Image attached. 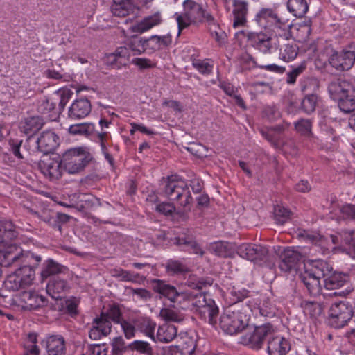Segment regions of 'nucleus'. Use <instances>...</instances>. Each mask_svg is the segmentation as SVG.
I'll return each mask as SVG.
<instances>
[{
	"label": "nucleus",
	"instance_id": "obj_1",
	"mask_svg": "<svg viewBox=\"0 0 355 355\" xmlns=\"http://www.w3.org/2000/svg\"><path fill=\"white\" fill-rule=\"evenodd\" d=\"M152 285L155 292L166 297L171 302L178 304L188 302L190 306L196 308L197 311L208 304V298L206 297L205 293L178 291L174 286L156 279L152 280Z\"/></svg>",
	"mask_w": 355,
	"mask_h": 355
},
{
	"label": "nucleus",
	"instance_id": "obj_2",
	"mask_svg": "<svg viewBox=\"0 0 355 355\" xmlns=\"http://www.w3.org/2000/svg\"><path fill=\"white\" fill-rule=\"evenodd\" d=\"M250 307L248 304H235L226 308L219 318V327L224 333L234 335L248 325Z\"/></svg>",
	"mask_w": 355,
	"mask_h": 355
},
{
	"label": "nucleus",
	"instance_id": "obj_3",
	"mask_svg": "<svg viewBox=\"0 0 355 355\" xmlns=\"http://www.w3.org/2000/svg\"><path fill=\"white\" fill-rule=\"evenodd\" d=\"M184 12L182 13H175L174 17L178 23V35L181 31L189 27L191 24L202 22L204 21L211 24L214 19L213 16L207 12L202 5L193 0H185L183 2Z\"/></svg>",
	"mask_w": 355,
	"mask_h": 355
},
{
	"label": "nucleus",
	"instance_id": "obj_4",
	"mask_svg": "<svg viewBox=\"0 0 355 355\" xmlns=\"http://www.w3.org/2000/svg\"><path fill=\"white\" fill-rule=\"evenodd\" d=\"M164 193L171 201H175L185 207L192 202L191 194L187 183L175 175L164 178Z\"/></svg>",
	"mask_w": 355,
	"mask_h": 355
},
{
	"label": "nucleus",
	"instance_id": "obj_5",
	"mask_svg": "<svg viewBox=\"0 0 355 355\" xmlns=\"http://www.w3.org/2000/svg\"><path fill=\"white\" fill-rule=\"evenodd\" d=\"M319 267L324 273L322 278L324 279V288L327 290H338L343 286H348L349 284V276L347 273L334 271L326 261H319ZM352 288L347 286L345 291H335L334 295L345 296Z\"/></svg>",
	"mask_w": 355,
	"mask_h": 355
},
{
	"label": "nucleus",
	"instance_id": "obj_6",
	"mask_svg": "<svg viewBox=\"0 0 355 355\" xmlns=\"http://www.w3.org/2000/svg\"><path fill=\"white\" fill-rule=\"evenodd\" d=\"M42 261L39 255H35L30 252L23 253L20 248L16 245H10L4 250H0V265L3 267L16 266L21 263L33 264L37 266Z\"/></svg>",
	"mask_w": 355,
	"mask_h": 355
},
{
	"label": "nucleus",
	"instance_id": "obj_7",
	"mask_svg": "<svg viewBox=\"0 0 355 355\" xmlns=\"http://www.w3.org/2000/svg\"><path fill=\"white\" fill-rule=\"evenodd\" d=\"M354 312L348 302L340 301L333 304L329 311V323L331 327H343L353 317Z\"/></svg>",
	"mask_w": 355,
	"mask_h": 355
},
{
	"label": "nucleus",
	"instance_id": "obj_8",
	"mask_svg": "<svg viewBox=\"0 0 355 355\" xmlns=\"http://www.w3.org/2000/svg\"><path fill=\"white\" fill-rule=\"evenodd\" d=\"M324 273L319 267V261H315L311 269L306 270L299 275L300 282L306 287L310 295L316 297L322 291L320 279L322 278Z\"/></svg>",
	"mask_w": 355,
	"mask_h": 355
},
{
	"label": "nucleus",
	"instance_id": "obj_9",
	"mask_svg": "<svg viewBox=\"0 0 355 355\" xmlns=\"http://www.w3.org/2000/svg\"><path fill=\"white\" fill-rule=\"evenodd\" d=\"M64 169L69 173H76L82 171L88 163L87 156L80 148L66 151L61 159Z\"/></svg>",
	"mask_w": 355,
	"mask_h": 355
},
{
	"label": "nucleus",
	"instance_id": "obj_10",
	"mask_svg": "<svg viewBox=\"0 0 355 355\" xmlns=\"http://www.w3.org/2000/svg\"><path fill=\"white\" fill-rule=\"evenodd\" d=\"M272 326L265 324L256 327L252 332H249L241 338V343L249 346L252 349H259L261 348L266 339L272 336Z\"/></svg>",
	"mask_w": 355,
	"mask_h": 355
},
{
	"label": "nucleus",
	"instance_id": "obj_11",
	"mask_svg": "<svg viewBox=\"0 0 355 355\" xmlns=\"http://www.w3.org/2000/svg\"><path fill=\"white\" fill-rule=\"evenodd\" d=\"M328 92L331 98L338 101L355 93L352 83L344 77L333 78L328 84Z\"/></svg>",
	"mask_w": 355,
	"mask_h": 355
},
{
	"label": "nucleus",
	"instance_id": "obj_12",
	"mask_svg": "<svg viewBox=\"0 0 355 355\" xmlns=\"http://www.w3.org/2000/svg\"><path fill=\"white\" fill-rule=\"evenodd\" d=\"M34 215L60 233H62V225L67 223L71 218L68 214L55 212L49 209H43L34 213Z\"/></svg>",
	"mask_w": 355,
	"mask_h": 355
},
{
	"label": "nucleus",
	"instance_id": "obj_13",
	"mask_svg": "<svg viewBox=\"0 0 355 355\" xmlns=\"http://www.w3.org/2000/svg\"><path fill=\"white\" fill-rule=\"evenodd\" d=\"M62 164L61 159L58 155L54 157L44 155L38 163L41 172L51 180H58L62 176Z\"/></svg>",
	"mask_w": 355,
	"mask_h": 355
},
{
	"label": "nucleus",
	"instance_id": "obj_14",
	"mask_svg": "<svg viewBox=\"0 0 355 355\" xmlns=\"http://www.w3.org/2000/svg\"><path fill=\"white\" fill-rule=\"evenodd\" d=\"M255 21L263 28L284 29L285 22L272 8H261L256 15Z\"/></svg>",
	"mask_w": 355,
	"mask_h": 355
},
{
	"label": "nucleus",
	"instance_id": "obj_15",
	"mask_svg": "<svg viewBox=\"0 0 355 355\" xmlns=\"http://www.w3.org/2000/svg\"><path fill=\"white\" fill-rule=\"evenodd\" d=\"M268 253V249L261 245L243 243L237 248V254L242 258L251 261L264 259Z\"/></svg>",
	"mask_w": 355,
	"mask_h": 355
},
{
	"label": "nucleus",
	"instance_id": "obj_16",
	"mask_svg": "<svg viewBox=\"0 0 355 355\" xmlns=\"http://www.w3.org/2000/svg\"><path fill=\"white\" fill-rule=\"evenodd\" d=\"M330 65L339 71H345L350 69L354 64L353 53L347 49L334 51L329 58Z\"/></svg>",
	"mask_w": 355,
	"mask_h": 355
},
{
	"label": "nucleus",
	"instance_id": "obj_17",
	"mask_svg": "<svg viewBox=\"0 0 355 355\" xmlns=\"http://www.w3.org/2000/svg\"><path fill=\"white\" fill-rule=\"evenodd\" d=\"M247 40L253 48L263 53H270L272 49L271 35L262 31L249 32L247 35Z\"/></svg>",
	"mask_w": 355,
	"mask_h": 355
},
{
	"label": "nucleus",
	"instance_id": "obj_18",
	"mask_svg": "<svg viewBox=\"0 0 355 355\" xmlns=\"http://www.w3.org/2000/svg\"><path fill=\"white\" fill-rule=\"evenodd\" d=\"M92 328L89 331V337L94 340L107 336L111 332V322L105 318L104 312H101L99 316L94 318Z\"/></svg>",
	"mask_w": 355,
	"mask_h": 355
},
{
	"label": "nucleus",
	"instance_id": "obj_19",
	"mask_svg": "<svg viewBox=\"0 0 355 355\" xmlns=\"http://www.w3.org/2000/svg\"><path fill=\"white\" fill-rule=\"evenodd\" d=\"M91 110V103L87 98L76 99L69 107L68 119L71 121L83 119L89 114Z\"/></svg>",
	"mask_w": 355,
	"mask_h": 355
},
{
	"label": "nucleus",
	"instance_id": "obj_20",
	"mask_svg": "<svg viewBox=\"0 0 355 355\" xmlns=\"http://www.w3.org/2000/svg\"><path fill=\"white\" fill-rule=\"evenodd\" d=\"M279 268L282 271L289 272L295 269L302 259V254L293 248H286L282 252Z\"/></svg>",
	"mask_w": 355,
	"mask_h": 355
},
{
	"label": "nucleus",
	"instance_id": "obj_21",
	"mask_svg": "<svg viewBox=\"0 0 355 355\" xmlns=\"http://www.w3.org/2000/svg\"><path fill=\"white\" fill-rule=\"evenodd\" d=\"M58 136L51 130L43 131L37 140V149L45 155L51 153L59 144Z\"/></svg>",
	"mask_w": 355,
	"mask_h": 355
},
{
	"label": "nucleus",
	"instance_id": "obj_22",
	"mask_svg": "<svg viewBox=\"0 0 355 355\" xmlns=\"http://www.w3.org/2000/svg\"><path fill=\"white\" fill-rule=\"evenodd\" d=\"M48 355H64L66 346L64 338L60 335H51L46 336L41 341Z\"/></svg>",
	"mask_w": 355,
	"mask_h": 355
},
{
	"label": "nucleus",
	"instance_id": "obj_23",
	"mask_svg": "<svg viewBox=\"0 0 355 355\" xmlns=\"http://www.w3.org/2000/svg\"><path fill=\"white\" fill-rule=\"evenodd\" d=\"M291 349V345L284 337L275 336L272 329V336L268 338L267 350L270 355H286Z\"/></svg>",
	"mask_w": 355,
	"mask_h": 355
},
{
	"label": "nucleus",
	"instance_id": "obj_24",
	"mask_svg": "<svg viewBox=\"0 0 355 355\" xmlns=\"http://www.w3.org/2000/svg\"><path fill=\"white\" fill-rule=\"evenodd\" d=\"M44 121L40 116L24 118L19 123V130L30 138L35 135L44 125Z\"/></svg>",
	"mask_w": 355,
	"mask_h": 355
},
{
	"label": "nucleus",
	"instance_id": "obj_25",
	"mask_svg": "<svg viewBox=\"0 0 355 355\" xmlns=\"http://www.w3.org/2000/svg\"><path fill=\"white\" fill-rule=\"evenodd\" d=\"M130 56L127 46H120L114 53L107 55V63L113 68L120 69L122 66H126L128 64Z\"/></svg>",
	"mask_w": 355,
	"mask_h": 355
},
{
	"label": "nucleus",
	"instance_id": "obj_26",
	"mask_svg": "<svg viewBox=\"0 0 355 355\" xmlns=\"http://www.w3.org/2000/svg\"><path fill=\"white\" fill-rule=\"evenodd\" d=\"M207 302L208 304L198 311V312L202 319L207 322L213 327L217 329V317L219 309L212 299L208 298Z\"/></svg>",
	"mask_w": 355,
	"mask_h": 355
},
{
	"label": "nucleus",
	"instance_id": "obj_27",
	"mask_svg": "<svg viewBox=\"0 0 355 355\" xmlns=\"http://www.w3.org/2000/svg\"><path fill=\"white\" fill-rule=\"evenodd\" d=\"M234 22L233 28L245 26L247 23L248 3L242 0L234 1Z\"/></svg>",
	"mask_w": 355,
	"mask_h": 355
},
{
	"label": "nucleus",
	"instance_id": "obj_28",
	"mask_svg": "<svg viewBox=\"0 0 355 355\" xmlns=\"http://www.w3.org/2000/svg\"><path fill=\"white\" fill-rule=\"evenodd\" d=\"M21 298L26 308L29 309H37L39 307L44 306L47 302L44 296L31 291H24L21 295Z\"/></svg>",
	"mask_w": 355,
	"mask_h": 355
},
{
	"label": "nucleus",
	"instance_id": "obj_29",
	"mask_svg": "<svg viewBox=\"0 0 355 355\" xmlns=\"http://www.w3.org/2000/svg\"><path fill=\"white\" fill-rule=\"evenodd\" d=\"M135 6L132 0H113L111 12L113 15L119 17H125L133 13Z\"/></svg>",
	"mask_w": 355,
	"mask_h": 355
},
{
	"label": "nucleus",
	"instance_id": "obj_30",
	"mask_svg": "<svg viewBox=\"0 0 355 355\" xmlns=\"http://www.w3.org/2000/svg\"><path fill=\"white\" fill-rule=\"evenodd\" d=\"M162 19L159 13L144 17L131 27L132 32L142 33L161 24Z\"/></svg>",
	"mask_w": 355,
	"mask_h": 355
},
{
	"label": "nucleus",
	"instance_id": "obj_31",
	"mask_svg": "<svg viewBox=\"0 0 355 355\" xmlns=\"http://www.w3.org/2000/svg\"><path fill=\"white\" fill-rule=\"evenodd\" d=\"M18 233L15 225L10 221H0V243H3L8 247L10 241L17 238Z\"/></svg>",
	"mask_w": 355,
	"mask_h": 355
},
{
	"label": "nucleus",
	"instance_id": "obj_32",
	"mask_svg": "<svg viewBox=\"0 0 355 355\" xmlns=\"http://www.w3.org/2000/svg\"><path fill=\"white\" fill-rule=\"evenodd\" d=\"M178 330L175 325L164 324L158 327L156 334V342L169 343L177 336Z\"/></svg>",
	"mask_w": 355,
	"mask_h": 355
},
{
	"label": "nucleus",
	"instance_id": "obj_33",
	"mask_svg": "<svg viewBox=\"0 0 355 355\" xmlns=\"http://www.w3.org/2000/svg\"><path fill=\"white\" fill-rule=\"evenodd\" d=\"M209 250L216 255L222 257H232L234 252L232 243L223 241L211 243L209 245Z\"/></svg>",
	"mask_w": 355,
	"mask_h": 355
},
{
	"label": "nucleus",
	"instance_id": "obj_34",
	"mask_svg": "<svg viewBox=\"0 0 355 355\" xmlns=\"http://www.w3.org/2000/svg\"><path fill=\"white\" fill-rule=\"evenodd\" d=\"M69 288L68 284L64 279L59 277L53 278L47 284L46 291L53 298L58 299L60 293H64Z\"/></svg>",
	"mask_w": 355,
	"mask_h": 355
},
{
	"label": "nucleus",
	"instance_id": "obj_35",
	"mask_svg": "<svg viewBox=\"0 0 355 355\" xmlns=\"http://www.w3.org/2000/svg\"><path fill=\"white\" fill-rule=\"evenodd\" d=\"M287 8L290 12L298 18L304 17L309 10L306 0H288Z\"/></svg>",
	"mask_w": 355,
	"mask_h": 355
},
{
	"label": "nucleus",
	"instance_id": "obj_36",
	"mask_svg": "<svg viewBox=\"0 0 355 355\" xmlns=\"http://www.w3.org/2000/svg\"><path fill=\"white\" fill-rule=\"evenodd\" d=\"M64 269V266L60 265L53 259H48L44 263V267L41 271V277L44 280L51 275L62 272Z\"/></svg>",
	"mask_w": 355,
	"mask_h": 355
},
{
	"label": "nucleus",
	"instance_id": "obj_37",
	"mask_svg": "<svg viewBox=\"0 0 355 355\" xmlns=\"http://www.w3.org/2000/svg\"><path fill=\"white\" fill-rule=\"evenodd\" d=\"M124 46H127L129 53L131 51L133 55H140L146 51L144 38L138 36L131 37Z\"/></svg>",
	"mask_w": 355,
	"mask_h": 355
},
{
	"label": "nucleus",
	"instance_id": "obj_38",
	"mask_svg": "<svg viewBox=\"0 0 355 355\" xmlns=\"http://www.w3.org/2000/svg\"><path fill=\"white\" fill-rule=\"evenodd\" d=\"M33 266L30 264L24 263L22 266H20L15 272L21 279L24 286L28 287L33 283L35 278V271Z\"/></svg>",
	"mask_w": 355,
	"mask_h": 355
},
{
	"label": "nucleus",
	"instance_id": "obj_39",
	"mask_svg": "<svg viewBox=\"0 0 355 355\" xmlns=\"http://www.w3.org/2000/svg\"><path fill=\"white\" fill-rule=\"evenodd\" d=\"M213 284V279L210 277H198L196 275H190L187 282L186 284L192 289L198 291L205 288L208 286H211Z\"/></svg>",
	"mask_w": 355,
	"mask_h": 355
},
{
	"label": "nucleus",
	"instance_id": "obj_40",
	"mask_svg": "<svg viewBox=\"0 0 355 355\" xmlns=\"http://www.w3.org/2000/svg\"><path fill=\"white\" fill-rule=\"evenodd\" d=\"M298 53V48L293 42H286L280 46L279 58L289 62L294 60Z\"/></svg>",
	"mask_w": 355,
	"mask_h": 355
},
{
	"label": "nucleus",
	"instance_id": "obj_41",
	"mask_svg": "<svg viewBox=\"0 0 355 355\" xmlns=\"http://www.w3.org/2000/svg\"><path fill=\"white\" fill-rule=\"evenodd\" d=\"M3 286L6 290L9 291H17L20 289L27 288L24 285L21 279L14 272L9 275L3 282Z\"/></svg>",
	"mask_w": 355,
	"mask_h": 355
},
{
	"label": "nucleus",
	"instance_id": "obj_42",
	"mask_svg": "<svg viewBox=\"0 0 355 355\" xmlns=\"http://www.w3.org/2000/svg\"><path fill=\"white\" fill-rule=\"evenodd\" d=\"M159 315L163 320L168 322H181L184 320L182 313L171 308H162Z\"/></svg>",
	"mask_w": 355,
	"mask_h": 355
},
{
	"label": "nucleus",
	"instance_id": "obj_43",
	"mask_svg": "<svg viewBox=\"0 0 355 355\" xmlns=\"http://www.w3.org/2000/svg\"><path fill=\"white\" fill-rule=\"evenodd\" d=\"M292 212L287 208L276 205L274 208V218L277 224L283 225L287 223L291 218Z\"/></svg>",
	"mask_w": 355,
	"mask_h": 355
},
{
	"label": "nucleus",
	"instance_id": "obj_44",
	"mask_svg": "<svg viewBox=\"0 0 355 355\" xmlns=\"http://www.w3.org/2000/svg\"><path fill=\"white\" fill-rule=\"evenodd\" d=\"M94 130L92 123H77L71 125L68 131L71 135H89Z\"/></svg>",
	"mask_w": 355,
	"mask_h": 355
},
{
	"label": "nucleus",
	"instance_id": "obj_45",
	"mask_svg": "<svg viewBox=\"0 0 355 355\" xmlns=\"http://www.w3.org/2000/svg\"><path fill=\"white\" fill-rule=\"evenodd\" d=\"M114 277L120 279L121 281L135 282L139 277L138 273L131 272L122 268H115L112 270Z\"/></svg>",
	"mask_w": 355,
	"mask_h": 355
},
{
	"label": "nucleus",
	"instance_id": "obj_46",
	"mask_svg": "<svg viewBox=\"0 0 355 355\" xmlns=\"http://www.w3.org/2000/svg\"><path fill=\"white\" fill-rule=\"evenodd\" d=\"M155 327L156 323L150 318H144L140 323L141 331L154 342H156V336L154 334Z\"/></svg>",
	"mask_w": 355,
	"mask_h": 355
},
{
	"label": "nucleus",
	"instance_id": "obj_47",
	"mask_svg": "<svg viewBox=\"0 0 355 355\" xmlns=\"http://www.w3.org/2000/svg\"><path fill=\"white\" fill-rule=\"evenodd\" d=\"M105 318L110 321L112 320L115 324H119L123 320L122 313L119 305L116 304H111L106 312H104Z\"/></svg>",
	"mask_w": 355,
	"mask_h": 355
},
{
	"label": "nucleus",
	"instance_id": "obj_48",
	"mask_svg": "<svg viewBox=\"0 0 355 355\" xmlns=\"http://www.w3.org/2000/svg\"><path fill=\"white\" fill-rule=\"evenodd\" d=\"M338 107L344 113H353L355 112V93L351 96L342 98L338 100Z\"/></svg>",
	"mask_w": 355,
	"mask_h": 355
},
{
	"label": "nucleus",
	"instance_id": "obj_49",
	"mask_svg": "<svg viewBox=\"0 0 355 355\" xmlns=\"http://www.w3.org/2000/svg\"><path fill=\"white\" fill-rule=\"evenodd\" d=\"M168 272L173 275L182 274L188 272L189 269L186 265L180 261L170 259L166 265Z\"/></svg>",
	"mask_w": 355,
	"mask_h": 355
},
{
	"label": "nucleus",
	"instance_id": "obj_50",
	"mask_svg": "<svg viewBox=\"0 0 355 355\" xmlns=\"http://www.w3.org/2000/svg\"><path fill=\"white\" fill-rule=\"evenodd\" d=\"M318 97L315 94H309L306 95L302 100L301 103V108L302 110L307 113H312L317 105Z\"/></svg>",
	"mask_w": 355,
	"mask_h": 355
},
{
	"label": "nucleus",
	"instance_id": "obj_51",
	"mask_svg": "<svg viewBox=\"0 0 355 355\" xmlns=\"http://www.w3.org/2000/svg\"><path fill=\"white\" fill-rule=\"evenodd\" d=\"M59 97L58 110L59 113L64 111L65 105L71 98L73 92L67 88L60 89L56 94Z\"/></svg>",
	"mask_w": 355,
	"mask_h": 355
},
{
	"label": "nucleus",
	"instance_id": "obj_52",
	"mask_svg": "<svg viewBox=\"0 0 355 355\" xmlns=\"http://www.w3.org/2000/svg\"><path fill=\"white\" fill-rule=\"evenodd\" d=\"M281 114L275 105L266 106L262 111V117L270 122H273L280 118Z\"/></svg>",
	"mask_w": 355,
	"mask_h": 355
},
{
	"label": "nucleus",
	"instance_id": "obj_53",
	"mask_svg": "<svg viewBox=\"0 0 355 355\" xmlns=\"http://www.w3.org/2000/svg\"><path fill=\"white\" fill-rule=\"evenodd\" d=\"M311 121L301 119L295 123V130L302 135L309 136L311 134Z\"/></svg>",
	"mask_w": 355,
	"mask_h": 355
},
{
	"label": "nucleus",
	"instance_id": "obj_54",
	"mask_svg": "<svg viewBox=\"0 0 355 355\" xmlns=\"http://www.w3.org/2000/svg\"><path fill=\"white\" fill-rule=\"evenodd\" d=\"M130 347L132 349L140 353L145 354L146 355H153V348L148 342L143 340H135L130 345Z\"/></svg>",
	"mask_w": 355,
	"mask_h": 355
},
{
	"label": "nucleus",
	"instance_id": "obj_55",
	"mask_svg": "<svg viewBox=\"0 0 355 355\" xmlns=\"http://www.w3.org/2000/svg\"><path fill=\"white\" fill-rule=\"evenodd\" d=\"M260 132L266 139H267L275 147L279 146L280 137L276 132L271 130L270 127H267L260 130Z\"/></svg>",
	"mask_w": 355,
	"mask_h": 355
},
{
	"label": "nucleus",
	"instance_id": "obj_56",
	"mask_svg": "<svg viewBox=\"0 0 355 355\" xmlns=\"http://www.w3.org/2000/svg\"><path fill=\"white\" fill-rule=\"evenodd\" d=\"M248 294L249 291L246 289H237L234 287L230 292L232 304H241V302L248 297Z\"/></svg>",
	"mask_w": 355,
	"mask_h": 355
},
{
	"label": "nucleus",
	"instance_id": "obj_57",
	"mask_svg": "<svg viewBox=\"0 0 355 355\" xmlns=\"http://www.w3.org/2000/svg\"><path fill=\"white\" fill-rule=\"evenodd\" d=\"M306 69L304 63L300 64L297 67L293 69L292 71L287 73L286 83L288 84H293L296 81L297 77L300 75Z\"/></svg>",
	"mask_w": 355,
	"mask_h": 355
},
{
	"label": "nucleus",
	"instance_id": "obj_58",
	"mask_svg": "<svg viewBox=\"0 0 355 355\" xmlns=\"http://www.w3.org/2000/svg\"><path fill=\"white\" fill-rule=\"evenodd\" d=\"M112 346L114 355H122V353L126 351L125 343L120 336L113 340Z\"/></svg>",
	"mask_w": 355,
	"mask_h": 355
},
{
	"label": "nucleus",
	"instance_id": "obj_59",
	"mask_svg": "<svg viewBox=\"0 0 355 355\" xmlns=\"http://www.w3.org/2000/svg\"><path fill=\"white\" fill-rule=\"evenodd\" d=\"M194 68L202 74H209L212 70V66L208 62L200 60H195L192 63Z\"/></svg>",
	"mask_w": 355,
	"mask_h": 355
},
{
	"label": "nucleus",
	"instance_id": "obj_60",
	"mask_svg": "<svg viewBox=\"0 0 355 355\" xmlns=\"http://www.w3.org/2000/svg\"><path fill=\"white\" fill-rule=\"evenodd\" d=\"M156 210L166 216H169L175 211V207L171 202H162L156 206Z\"/></svg>",
	"mask_w": 355,
	"mask_h": 355
},
{
	"label": "nucleus",
	"instance_id": "obj_61",
	"mask_svg": "<svg viewBox=\"0 0 355 355\" xmlns=\"http://www.w3.org/2000/svg\"><path fill=\"white\" fill-rule=\"evenodd\" d=\"M132 62L140 69H150L155 66V64L152 63L151 60L148 58H136L132 60Z\"/></svg>",
	"mask_w": 355,
	"mask_h": 355
},
{
	"label": "nucleus",
	"instance_id": "obj_62",
	"mask_svg": "<svg viewBox=\"0 0 355 355\" xmlns=\"http://www.w3.org/2000/svg\"><path fill=\"white\" fill-rule=\"evenodd\" d=\"M127 338H131L135 336V328L132 324L123 320L119 323Z\"/></svg>",
	"mask_w": 355,
	"mask_h": 355
},
{
	"label": "nucleus",
	"instance_id": "obj_63",
	"mask_svg": "<svg viewBox=\"0 0 355 355\" xmlns=\"http://www.w3.org/2000/svg\"><path fill=\"white\" fill-rule=\"evenodd\" d=\"M342 214L347 218L355 220V205L352 204H346L340 208Z\"/></svg>",
	"mask_w": 355,
	"mask_h": 355
},
{
	"label": "nucleus",
	"instance_id": "obj_64",
	"mask_svg": "<svg viewBox=\"0 0 355 355\" xmlns=\"http://www.w3.org/2000/svg\"><path fill=\"white\" fill-rule=\"evenodd\" d=\"M354 232L353 230H343L340 233L341 238L343 243L348 246V248L355 241V236H354Z\"/></svg>",
	"mask_w": 355,
	"mask_h": 355
}]
</instances>
